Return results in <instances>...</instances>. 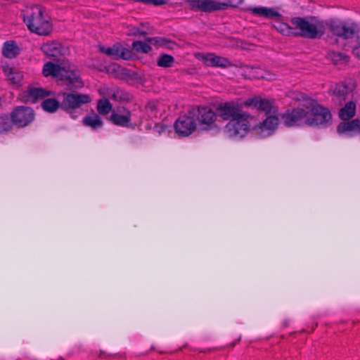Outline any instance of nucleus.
I'll use <instances>...</instances> for the list:
<instances>
[{"instance_id": "34", "label": "nucleus", "mask_w": 360, "mask_h": 360, "mask_svg": "<svg viewBox=\"0 0 360 360\" xmlns=\"http://www.w3.org/2000/svg\"><path fill=\"white\" fill-rule=\"evenodd\" d=\"M243 2V0H226L225 2H220L217 1V3L220 5H217L216 11H224L228 7H236L240 4Z\"/></svg>"}, {"instance_id": "2", "label": "nucleus", "mask_w": 360, "mask_h": 360, "mask_svg": "<svg viewBox=\"0 0 360 360\" xmlns=\"http://www.w3.org/2000/svg\"><path fill=\"white\" fill-rule=\"evenodd\" d=\"M290 22L295 29L296 35L295 37L316 39L321 38L325 34L324 22L316 17H296L292 18Z\"/></svg>"}, {"instance_id": "4", "label": "nucleus", "mask_w": 360, "mask_h": 360, "mask_svg": "<svg viewBox=\"0 0 360 360\" xmlns=\"http://www.w3.org/2000/svg\"><path fill=\"white\" fill-rule=\"evenodd\" d=\"M191 114L194 115L197 124L204 130L211 129L214 126L218 115L208 106L193 107L191 109Z\"/></svg>"}, {"instance_id": "17", "label": "nucleus", "mask_w": 360, "mask_h": 360, "mask_svg": "<svg viewBox=\"0 0 360 360\" xmlns=\"http://www.w3.org/2000/svg\"><path fill=\"white\" fill-rule=\"evenodd\" d=\"M100 51L113 59L123 58L128 60L131 56L129 50L119 44H114L112 46L108 48H105L103 46H100Z\"/></svg>"}, {"instance_id": "15", "label": "nucleus", "mask_w": 360, "mask_h": 360, "mask_svg": "<svg viewBox=\"0 0 360 360\" xmlns=\"http://www.w3.org/2000/svg\"><path fill=\"white\" fill-rule=\"evenodd\" d=\"M242 75L249 79H265L267 80H274L276 75L269 72L257 67L246 65L242 69Z\"/></svg>"}, {"instance_id": "29", "label": "nucleus", "mask_w": 360, "mask_h": 360, "mask_svg": "<svg viewBox=\"0 0 360 360\" xmlns=\"http://www.w3.org/2000/svg\"><path fill=\"white\" fill-rule=\"evenodd\" d=\"M274 28L280 33L285 36H295V29L294 26H290L287 23L276 21L274 24Z\"/></svg>"}, {"instance_id": "38", "label": "nucleus", "mask_w": 360, "mask_h": 360, "mask_svg": "<svg viewBox=\"0 0 360 360\" xmlns=\"http://www.w3.org/2000/svg\"><path fill=\"white\" fill-rule=\"evenodd\" d=\"M352 53L355 57L360 59V44L353 49Z\"/></svg>"}, {"instance_id": "28", "label": "nucleus", "mask_w": 360, "mask_h": 360, "mask_svg": "<svg viewBox=\"0 0 360 360\" xmlns=\"http://www.w3.org/2000/svg\"><path fill=\"white\" fill-rule=\"evenodd\" d=\"M356 113V103L352 101L347 102L345 107L340 109L339 116L342 120H348Z\"/></svg>"}, {"instance_id": "40", "label": "nucleus", "mask_w": 360, "mask_h": 360, "mask_svg": "<svg viewBox=\"0 0 360 360\" xmlns=\"http://www.w3.org/2000/svg\"><path fill=\"white\" fill-rule=\"evenodd\" d=\"M119 94V91L118 90H115L113 94H112L111 96V98L113 99V100H117V94Z\"/></svg>"}, {"instance_id": "10", "label": "nucleus", "mask_w": 360, "mask_h": 360, "mask_svg": "<svg viewBox=\"0 0 360 360\" xmlns=\"http://www.w3.org/2000/svg\"><path fill=\"white\" fill-rule=\"evenodd\" d=\"M12 122L20 127H24L34 119V110L30 107H16L11 114Z\"/></svg>"}, {"instance_id": "27", "label": "nucleus", "mask_w": 360, "mask_h": 360, "mask_svg": "<svg viewBox=\"0 0 360 360\" xmlns=\"http://www.w3.org/2000/svg\"><path fill=\"white\" fill-rule=\"evenodd\" d=\"M327 58L330 60L335 65H346L348 63L349 57L345 53L330 51L327 53Z\"/></svg>"}, {"instance_id": "21", "label": "nucleus", "mask_w": 360, "mask_h": 360, "mask_svg": "<svg viewBox=\"0 0 360 360\" xmlns=\"http://www.w3.org/2000/svg\"><path fill=\"white\" fill-rule=\"evenodd\" d=\"M202 60L208 66L227 68L232 65L228 58L216 56L214 53L204 55L202 57Z\"/></svg>"}, {"instance_id": "6", "label": "nucleus", "mask_w": 360, "mask_h": 360, "mask_svg": "<svg viewBox=\"0 0 360 360\" xmlns=\"http://www.w3.org/2000/svg\"><path fill=\"white\" fill-rule=\"evenodd\" d=\"M250 115L247 113L231 120L224 128L225 134L230 138H242L249 130Z\"/></svg>"}, {"instance_id": "19", "label": "nucleus", "mask_w": 360, "mask_h": 360, "mask_svg": "<svg viewBox=\"0 0 360 360\" xmlns=\"http://www.w3.org/2000/svg\"><path fill=\"white\" fill-rule=\"evenodd\" d=\"M188 3L193 10L202 12L216 11V6L220 5L216 0H184Z\"/></svg>"}, {"instance_id": "13", "label": "nucleus", "mask_w": 360, "mask_h": 360, "mask_svg": "<svg viewBox=\"0 0 360 360\" xmlns=\"http://www.w3.org/2000/svg\"><path fill=\"white\" fill-rule=\"evenodd\" d=\"M281 119L283 123L286 127L298 125L302 121L306 123V111L302 108L293 109L284 113Z\"/></svg>"}, {"instance_id": "5", "label": "nucleus", "mask_w": 360, "mask_h": 360, "mask_svg": "<svg viewBox=\"0 0 360 360\" xmlns=\"http://www.w3.org/2000/svg\"><path fill=\"white\" fill-rule=\"evenodd\" d=\"M331 120L329 110L316 104L310 110L306 112V124L310 126L326 127Z\"/></svg>"}, {"instance_id": "12", "label": "nucleus", "mask_w": 360, "mask_h": 360, "mask_svg": "<svg viewBox=\"0 0 360 360\" xmlns=\"http://www.w3.org/2000/svg\"><path fill=\"white\" fill-rule=\"evenodd\" d=\"M326 25L331 32L343 39L352 38L355 34V27L352 25L349 26L334 20H330Z\"/></svg>"}, {"instance_id": "39", "label": "nucleus", "mask_w": 360, "mask_h": 360, "mask_svg": "<svg viewBox=\"0 0 360 360\" xmlns=\"http://www.w3.org/2000/svg\"><path fill=\"white\" fill-rule=\"evenodd\" d=\"M146 40L151 44H156L158 41L156 38H147Z\"/></svg>"}, {"instance_id": "18", "label": "nucleus", "mask_w": 360, "mask_h": 360, "mask_svg": "<svg viewBox=\"0 0 360 360\" xmlns=\"http://www.w3.org/2000/svg\"><path fill=\"white\" fill-rule=\"evenodd\" d=\"M337 131L340 134L349 137L360 134V120L354 119L347 122H342L338 126Z\"/></svg>"}, {"instance_id": "1", "label": "nucleus", "mask_w": 360, "mask_h": 360, "mask_svg": "<svg viewBox=\"0 0 360 360\" xmlns=\"http://www.w3.org/2000/svg\"><path fill=\"white\" fill-rule=\"evenodd\" d=\"M44 77L51 76L63 82L69 90L83 86L78 70L72 65L61 66L52 62L44 64L42 70Z\"/></svg>"}, {"instance_id": "37", "label": "nucleus", "mask_w": 360, "mask_h": 360, "mask_svg": "<svg viewBox=\"0 0 360 360\" xmlns=\"http://www.w3.org/2000/svg\"><path fill=\"white\" fill-rule=\"evenodd\" d=\"M146 32L141 30L138 27H133L131 30V34L135 35V36H144L146 34Z\"/></svg>"}, {"instance_id": "32", "label": "nucleus", "mask_w": 360, "mask_h": 360, "mask_svg": "<svg viewBox=\"0 0 360 360\" xmlns=\"http://www.w3.org/2000/svg\"><path fill=\"white\" fill-rule=\"evenodd\" d=\"M174 63V57L169 54L160 55L157 60V65L165 68L172 67Z\"/></svg>"}, {"instance_id": "20", "label": "nucleus", "mask_w": 360, "mask_h": 360, "mask_svg": "<svg viewBox=\"0 0 360 360\" xmlns=\"http://www.w3.org/2000/svg\"><path fill=\"white\" fill-rule=\"evenodd\" d=\"M273 103L266 99L260 97H254L245 101V105L252 108L257 109L259 111L264 112L266 115L271 112Z\"/></svg>"}, {"instance_id": "14", "label": "nucleus", "mask_w": 360, "mask_h": 360, "mask_svg": "<svg viewBox=\"0 0 360 360\" xmlns=\"http://www.w3.org/2000/svg\"><path fill=\"white\" fill-rule=\"evenodd\" d=\"M329 92L334 96L333 99L338 102L340 105H342L343 101H345L352 96V89L344 83H338L332 85Z\"/></svg>"}, {"instance_id": "9", "label": "nucleus", "mask_w": 360, "mask_h": 360, "mask_svg": "<svg viewBox=\"0 0 360 360\" xmlns=\"http://www.w3.org/2000/svg\"><path fill=\"white\" fill-rule=\"evenodd\" d=\"M134 116L127 108L118 106L112 110L109 120L116 126L129 128L132 126V117Z\"/></svg>"}, {"instance_id": "8", "label": "nucleus", "mask_w": 360, "mask_h": 360, "mask_svg": "<svg viewBox=\"0 0 360 360\" xmlns=\"http://www.w3.org/2000/svg\"><path fill=\"white\" fill-rule=\"evenodd\" d=\"M175 132L182 137H186L194 132L197 128V122L191 110L186 114L180 115L174 123Z\"/></svg>"}, {"instance_id": "11", "label": "nucleus", "mask_w": 360, "mask_h": 360, "mask_svg": "<svg viewBox=\"0 0 360 360\" xmlns=\"http://www.w3.org/2000/svg\"><path fill=\"white\" fill-rule=\"evenodd\" d=\"M217 111L218 116L224 120H231L246 114L243 112L242 105L233 101L221 103L217 108Z\"/></svg>"}, {"instance_id": "7", "label": "nucleus", "mask_w": 360, "mask_h": 360, "mask_svg": "<svg viewBox=\"0 0 360 360\" xmlns=\"http://www.w3.org/2000/svg\"><path fill=\"white\" fill-rule=\"evenodd\" d=\"M91 101L88 94L63 93L60 108L72 115L76 109Z\"/></svg>"}, {"instance_id": "23", "label": "nucleus", "mask_w": 360, "mask_h": 360, "mask_svg": "<svg viewBox=\"0 0 360 360\" xmlns=\"http://www.w3.org/2000/svg\"><path fill=\"white\" fill-rule=\"evenodd\" d=\"M247 11L260 17L266 18H278L281 16L279 12L273 8L267 7H250L246 9Z\"/></svg>"}, {"instance_id": "16", "label": "nucleus", "mask_w": 360, "mask_h": 360, "mask_svg": "<svg viewBox=\"0 0 360 360\" xmlns=\"http://www.w3.org/2000/svg\"><path fill=\"white\" fill-rule=\"evenodd\" d=\"M51 94V91L41 88H30L22 92L20 96L22 101L34 103Z\"/></svg>"}, {"instance_id": "26", "label": "nucleus", "mask_w": 360, "mask_h": 360, "mask_svg": "<svg viewBox=\"0 0 360 360\" xmlns=\"http://www.w3.org/2000/svg\"><path fill=\"white\" fill-rule=\"evenodd\" d=\"M20 53V49L14 41H7L4 44L2 53L7 58H14Z\"/></svg>"}, {"instance_id": "22", "label": "nucleus", "mask_w": 360, "mask_h": 360, "mask_svg": "<svg viewBox=\"0 0 360 360\" xmlns=\"http://www.w3.org/2000/svg\"><path fill=\"white\" fill-rule=\"evenodd\" d=\"M278 124V118L276 116H267L266 120L260 123L257 130L262 136H269L276 129Z\"/></svg>"}, {"instance_id": "30", "label": "nucleus", "mask_w": 360, "mask_h": 360, "mask_svg": "<svg viewBox=\"0 0 360 360\" xmlns=\"http://www.w3.org/2000/svg\"><path fill=\"white\" fill-rule=\"evenodd\" d=\"M99 115H107L109 112L112 113V105L108 98L99 99L96 106Z\"/></svg>"}, {"instance_id": "24", "label": "nucleus", "mask_w": 360, "mask_h": 360, "mask_svg": "<svg viewBox=\"0 0 360 360\" xmlns=\"http://www.w3.org/2000/svg\"><path fill=\"white\" fill-rule=\"evenodd\" d=\"M82 123L84 126L90 127L93 130H97L102 128L103 126L102 119L100 117L99 115L96 114L94 111L86 115L83 118Z\"/></svg>"}, {"instance_id": "35", "label": "nucleus", "mask_w": 360, "mask_h": 360, "mask_svg": "<svg viewBox=\"0 0 360 360\" xmlns=\"http://www.w3.org/2000/svg\"><path fill=\"white\" fill-rule=\"evenodd\" d=\"M132 48L137 52L147 53L151 51V47L146 42L136 41L132 44Z\"/></svg>"}, {"instance_id": "31", "label": "nucleus", "mask_w": 360, "mask_h": 360, "mask_svg": "<svg viewBox=\"0 0 360 360\" xmlns=\"http://www.w3.org/2000/svg\"><path fill=\"white\" fill-rule=\"evenodd\" d=\"M41 107L46 112H54L60 108V103L54 98H47L41 103Z\"/></svg>"}, {"instance_id": "3", "label": "nucleus", "mask_w": 360, "mask_h": 360, "mask_svg": "<svg viewBox=\"0 0 360 360\" xmlns=\"http://www.w3.org/2000/svg\"><path fill=\"white\" fill-rule=\"evenodd\" d=\"M23 20L28 29L39 35H48L52 30L49 16L39 6H33L30 12L23 16Z\"/></svg>"}, {"instance_id": "33", "label": "nucleus", "mask_w": 360, "mask_h": 360, "mask_svg": "<svg viewBox=\"0 0 360 360\" xmlns=\"http://www.w3.org/2000/svg\"><path fill=\"white\" fill-rule=\"evenodd\" d=\"M158 102L156 101H150L146 105V110L148 116L151 118L157 117L158 114Z\"/></svg>"}, {"instance_id": "36", "label": "nucleus", "mask_w": 360, "mask_h": 360, "mask_svg": "<svg viewBox=\"0 0 360 360\" xmlns=\"http://www.w3.org/2000/svg\"><path fill=\"white\" fill-rule=\"evenodd\" d=\"M8 79L12 84L19 85L22 79V75L19 72H11L8 76Z\"/></svg>"}, {"instance_id": "25", "label": "nucleus", "mask_w": 360, "mask_h": 360, "mask_svg": "<svg viewBox=\"0 0 360 360\" xmlns=\"http://www.w3.org/2000/svg\"><path fill=\"white\" fill-rule=\"evenodd\" d=\"M62 45L57 41L44 44L41 50L47 56L57 58L62 55Z\"/></svg>"}]
</instances>
